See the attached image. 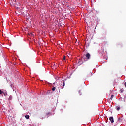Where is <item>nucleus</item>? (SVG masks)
<instances>
[{
	"label": "nucleus",
	"instance_id": "f257e3e1",
	"mask_svg": "<svg viewBox=\"0 0 126 126\" xmlns=\"http://www.w3.org/2000/svg\"><path fill=\"white\" fill-rule=\"evenodd\" d=\"M90 54L89 53H87L86 55L85 56H83V59H85V61H88V60H89L90 59Z\"/></svg>",
	"mask_w": 126,
	"mask_h": 126
},
{
	"label": "nucleus",
	"instance_id": "f03ea898",
	"mask_svg": "<svg viewBox=\"0 0 126 126\" xmlns=\"http://www.w3.org/2000/svg\"><path fill=\"white\" fill-rule=\"evenodd\" d=\"M109 120L110 121L111 123H114V117H110L109 118Z\"/></svg>",
	"mask_w": 126,
	"mask_h": 126
},
{
	"label": "nucleus",
	"instance_id": "7ed1b4c3",
	"mask_svg": "<svg viewBox=\"0 0 126 126\" xmlns=\"http://www.w3.org/2000/svg\"><path fill=\"white\" fill-rule=\"evenodd\" d=\"M3 93L4 94L5 96H7V92H6V91H3Z\"/></svg>",
	"mask_w": 126,
	"mask_h": 126
},
{
	"label": "nucleus",
	"instance_id": "20e7f679",
	"mask_svg": "<svg viewBox=\"0 0 126 126\" xmlns=\"http://www.w3.org/2000/svg\"><path fill=\"white\" fill-rule=\"evenodd\" d=\"M55 79H56V80H60V79H61V77H55Z\"/></svg>",
	"mask_w": 126,
	"mask_h": 126
},
{
	"label": "nucleus",
	"instance_id": "39448f33",
	"mask_svg": "<svg viewBox=\"0 0 126 126\" xmlns=\"http://www.w3.org/2000/svg\"><path fill=\"white\" fill-rule=\"evenodd\" d=\"M51 115V112H48L47 114H46V116H47V118H48L49 117V116H50Z\"/></svg>",
	"mask_w": 126,
	"mask_h": 126
},
{
	"label": "nucleus",
	"instance_id": "423d86ee",
	"mask_svg": "<svg viewBox=\"0 0 126 126\" xmlns=\"http://www.w3.org/2000/svg\"><path fill=\"white\" fill-rule=\"evenodd\" d=\"M65 86V83L64 81L63 82V87H64V86Z\"/></svg>",
	"mask_w": 126,
	"mask_h": 126
},
{
	"label": "nucleus",
	"instance_id": "0eeeda50",
	"mask_svg": "<svg viewBox=\"0 0 126 126\" xmlns=\"http://www.w3.org/2000/svg\"><path fill=\"white\" fill-rule=\"evenodd\" d=\"M52 90L53 91H55L56 90V87H54L52 89Z\"/></svg>",
	"mask_w": 126,
	"mask_h": 126
},
{
	"label": "nucleus",
	"instance_id": "6e6552de",
	"mask_svg": "<svg viewBox=\"0 0 126 126\" xmlns=\"http://www.w3.org/2000/svg\"><path fill=\"white\" fill-rule=\"evenodd\" d=\"M25 117L26 119H29V115H26Z\"/></svg>",
	"mask_w": 126,
	"mask_h": 126
},
{
	"label": "nucleus",
	"instance_id": "1a4fd4ad",
	"mask_svg": "<svg viewBox=\"0 0 126 126\" xmlns=\"http://www.w3.org/2000/svg\"><path fill=\"white\" fill-rule=\"evenodd\" d=\"M113 98H114V95H112L110 98V100H113Z\"/></svg>",
	"mask_w": 126,
	"mask_h": 126
},
{
	"label": "nucleus",
	"instance_id": "9d476101",
	"mask_svg": "<svg viewBox=\"0 0 126 126\" xmlns=\"http://www.w3.org/2000/svg\"><path fill=\"white\" fill-rule=\"evenodd\" d=\"M12 96L11 95L9 97V100H12Z\"/></svg>",
	"mask_w": 126,
	"mask_h": 126
},
{
	"label": "nucleus",
	"instance_id": "9b49d317",
	"mask_svg": "<svg viewBox=\"0 0 126 126\" xmlns=\"http://www.w3.org/2000/svg\"><path fill=\"white\" fill-rule=\"evenodd\" d=\"M3 93V91H1V90H0V94H2Z\"/></svg>",
	"mask_w": 126,
	"mask_h": 126
},
{
	"label": "nucleus",
	"instance_id": "f8f14e48",
	"mask_svg": "<svg viewBox=\"0 0 126 126\" xmlns=\"http://www.w3.org/2000/svg\"><path fill=\"white\" fill-rule=\"evenodd\" d=\"M120 107H118L116 108L117 111H120Z\"/></svg>",
	"mask_w": 126,
	"mask_h": 126
},
{
	"label": "nucleus",
	"instance_id": "ddd939ff",
	"mask_svg": "<svg viewBox=\"0 0 126 126\" xmlns=\"http://www.w3.org/2000/svg\"><path fill=\"white\" fill-rule=\"evenodd\" d=\"M104 59L105 60H107V59H108V57L107 56H104Z\"/></svg>",
	"mask_w": 126,
	"mask_h": 126
},
{
	"label": "nucleus",
	"instance_id": "4468645a",
	"mask_svg": "<svg viewBox=\"0 0 126 126\" xmlns=\"http://www.w3.org/2000/svg\"><path fill=\"white\" fill-rule=\"evenodd\" d=\"M120 91L122 93L123 91H124V89H121Z\"/></svg>",
	"mask_w": 126,
	"mask_h": 126
},
{
	"label": "nucleus",
	"instance_id": "2eb2a0df",
	"mask_svg": "<svg viewBox=\"0 0 126 126\" xmlns=\"http://www.w3.org/2000/svg\"><path fill=\"white\" fill-rule=\"evenodd\" d=\"M63 60L64 61H65V56H64V57H63Z\"/></svg>",
	"mask_w": 126,
	"mask_h": 126
},
{
	"label": "nucleus",
	"instance_id": "dca6fc26",
	"mask_svg": "<svg viewBox=\"0 0 126 126\" xmlns=\"http://www.w3.org/2000/svg\"><path fill=\"white\" fill-rule=\"evenodd\" d=\"M79 94H80V95H81V93L80 92V90L79 91Z\"/></svg>",
	"mask_w": 126,
	"mask_h": 126
},
{
	"label": "nucleus",
	"instance_id": "f3484780",
	"mask_svg": "<svg viewBox=\"0 0 126 126\" xmlns=\"http://www.w3.org/2000/svg\"><path fill=\"white\" fill-rule=\"evenodd\" d=\"M31 36H33V33H31Z\"/></svg>",
	"mask_w": 126,
	"mask_h": 126
},
{
	"label": "nucleus",
	"instance_id": "a211bd4d",
	"mask_svg": "<svg viewBox=\"0 0 126 126\" xmlns=\"http://www.w3.org/2000/svg\"><path fill=\"white\" fill-rule=\"evenodd\" d=\"M13 85L11 84V87L12 88Z\"/></svg>",
	"mask_w": 126,
	"mask_h": 126
},
{
	"label": "nucleus",
	"instance_id": "6ab92c4d",
	"mask_svg": "<svg viewBox=\"0 0 126 126\" xmlns=\"http://www.w3.org/2000/svg\"><path fill=\"white\" fill-rule=\"evenodd\" d=\"M125 100H126V97H125V100H124V102H125Z\"/></svg>",
	"mask_w": 126,
	"mask_h": 126
},
{
	"label": "nucleus",
	"instance_id": "aec40b11",
	"mask_svg": "<svg viewBox=\"0 0 126 126\" xmlns=\"http://www.w3.org/2000/svg\"><path fill=\"white\" fill-rule=\"evenodd\" d=\"M63 87L62 88V89H63Z\"/></svg>",
	"mask_w": 126,
	"mask_h": 126
}]
</instances>
